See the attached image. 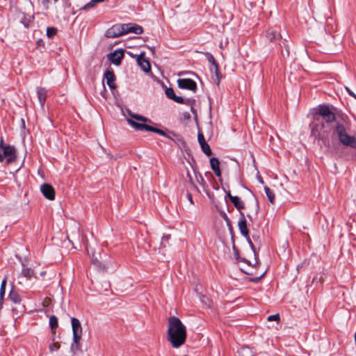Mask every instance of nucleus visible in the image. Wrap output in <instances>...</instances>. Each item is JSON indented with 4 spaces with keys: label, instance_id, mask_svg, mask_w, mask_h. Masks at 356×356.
<instances>
[{
    "label": "nucleus",
    "instance_id": "obj_1",
    "mask_svg": "<svg viewBox=\"0 0 356 356\" xmlns=\"http://www.w3.org/2000/svg\"><path fill=\"white\" fill-rule=\"evenodd\" d=\"M341 114L334 113L327 104H320L313 109L312 113V120L309 124L311 135L315 139L322 141L327 147L331 145L329 138L332 124Z\"/></svg>",
    "mask_w": 356,
    "mask_h": 356
},
{
    "label": "nucleus",
    "instance_id": "obj_2",
    "mask_svg": "<svg viewBox=\"0 0 356 356\" xmlns=\"http://www.w3.org/2000/svg\"><path fill=\"white\" fill-rule=\"evenodd\" d=\"M350 129V122L346 115L341 113V120L335 122L334 125L332 126L331 133L332 138H337L339 141L345 146H349L356 148V138L348 134Z\"/></svg>",
    "mask_w": 356,
    "mask_h": 356
},
{
    "label": "nucleus",
    "instance_id": "obj_3",
    "mask_svg": "<svg viewBox=\"0 0 356 356\" xmlns=\"http://www.w3.org/2000/svg\"><path fill=\"white\" fill-rule=\"evenodd\" d=\"M167 339L174 348H179L185 343L186 328L179 318L175 316L169 318Z\"/></svg>",
    "mask_w": 356,
    "mask_h": 356
},
{
    "label": "nucleus",
    "instance_id": "obj_4",
    "mask_svg": "<svg viewBox=\"0 0 356 356\" xmlns=\"http://www.w3.org/2000/svg\"><path fill=\"white\" fill-rule=\"evenodd\" d=\"M71 324L73 338L70 350L75 354L77 351L81 350L80 341L82 337L83 329L80 321L75 317H71Z\"/></svg>",
    "mask_w": 356,
    "mask_h": 356
},
{
    "label": "nucleus",
    "instance_id": "obj_5",
    "mask_svg": "<svg viewBox=\"0 0 356 356\" xmlns=\"http://www.w3.org/2000/svg\"><path fill=\"white\" fill-rule=\"evenodd\" d=\"M127 122L129 125H131L134 129L137 131H152L154 133H156L161 136H165L168 138H170V137L163 130L152 127L148 124H145L144 123L136 122L132 119H127Z\"/></svg>",
    "mask_w": 356,
    "mask_h": 356
},
{
    "label": "nucleus",
    "instance_id": "obj_6",
    "mask_svg": "<svg viewBox=\"0 0 356 356\" xmlns=\"http://www.w3.org/2000/svg\"><path fill=\"white\" fill-rule=\"evenodd\" d=\"M3 139L0 143V162L6 160L7 163L13 162L16 158L15 148L12 145H3Z\"/></svg>",
    "mask_w": 356,
    "mask_h": 356
},
{
    "label": "nucleus",
    "instance_id": "obj_7",
    "mask_svg": "<svg viewBox=\"0 0 356 356\" xmlns=\"http://www.w3.org/2000/svg\"><path fill=\"white\" fill-rule=\"evenodd\" d=\"M165 94L168 99L175 101L177 103L190 105L192 104L195 100L193 99H184L182 97L177 96L172 88H168L165 90Z\"/></svg>",
    "mask_w": 356,
    "mask_h": 356
},
{
    "label": "nucleus",
    "instance_id": "obj_8",
    "mask_svg": "<svg viewBox=\"0 0 356 356\" xmlns=\"http://www.w3.org/2000/svg\"><path fill=\"white\" fill-rule=\"evenodd\" d=\"M178 87L181 89H186L195 92L197 90V83L191 79H179L177 81Z\"/></svg>",
    "mask_w": 356,
    "mask_h": 356
},
{
    "label": "nucleus",
    "instance_id": "obj_9",
    "mask_svg": "<svg viewBox=\"0 0 356 356\" xmlns=\"http://www.w3.org/2000/svg\"><path fill=\"white\" fill-rule=\"evenodd\" d=\"M123 30L122 24H115L106 31L105 36L108 38H114L124 35Z\"/></svg>",
    "mask_w": 356,
    "mask_h": 356
},
{
    "label": "nucleus",
    "instance_id": "obj_10",
    "mask_svg": "<svg viewBox=\"0 0 356 356\" xmlns=\"http://www.w3.org/2000/svg\"><path fill=\"white\" fill-rule=\"evenodd\" d=\"M123 26L124 35L127 33H135L137 35L142 34L143 33V29L141 26L134 23L122 24Z\"/></svg>",
    "mask_w": 356,
    "mask_h": 356
},
{
    "label": "nucleus",
    "instance_id": "obj_11",
    "mask_svg": "<svg viewBox=\"0 0 356 356\" xmlns=\"http://www.w3.org/2000/svg\"><path fill=\"white\" fill-rule=\"evenodd\" d=\"M124 58V50L122 49H115L113 52L108 55V58L113 64L118 66L121 64Z\"/></svg>",
    "mask_w": 356,
    "mask_h": 356
},
{
    "label": "nucleus",
    "instance_id": "obj_12",
    "mask_svg": "<svg viewBox=\"0 0 356 356\" xmlns=\"http://www.w3.org/2000/svg\"><path fill=\"white\" fill-rule=\"evenodd\" d=\"M40 191L45 198L49 200L55 199V190L49 184H43L40 186Z\"/></svg>",
    "mask_w": 356,
    "mask_h": 356
},
{
    "label": "nucleus",
    "instance_id": "obj_13",
    "mask_svg": "<svg viewBox=\"0 0 356 356\" xmlns=\"http://www.w3.org/2000/svg\"><path fill=\"white\" fill-rule=\"evenodd\" d=\"M197 140L200 145L202 151L207 155L211 156L212 154L211 149L210 146L207 144L204 139V136L203 134L200 131L198 132L197 134Z\"/></svg>",
    "mask_w": 356,
    "mask_h": 356
},
{
    "label": "nucleus",
    "instance_id": "obj_14",
    "mask_svg": "<svg viewBox=\"0 0 356 356\" xmlns=\"http://www.w3.org/2000/svg\"><path fill=\"white\" fill-rule=\"evenodd\" d=\"M240 215L241 218L238 223L240 233L243 236L248 237V235H249V232L247 227V220L243 212L240 211Z\"/></svg>",
    "mask_w": 356,
    "mask_h": 356
},
{
    "label": "nucleus",
    "instance_id": "obj_15",
    "mask_svg": "<svg viewBox=\"0 0 356 356\" xmlns=\"http://www.w3.org/2000/svg\"><path fill=\"white\" fill-rule=\"evenodd\" d=\"M104 78L106 80V84L110 89H115L116 85L114 81L115 80V76L112 70H107L104 74Z\"/></svg>",
    "mask_w": 356,
    "mask_h": 356
},
{
    "label": "nucleus",
    "instance_id": "obj_16",
    "mask_svg": "<svg viewBox=\"0 0 356 356\" xmlns=\"http://www.w3.org/2000/svg\"><path fill=\"white\" fill-rule=\"evenodd\" d=\"M137 63L143 71L145 72H150L151 67L149 62L143 54H140L138 56L137 58Z\"/></svg>",
    "mask_w": 356,
    "mask_h": 356
},
{
    "label": "nucleus",
    "instance_id": "obj_17",
    "mask_svg": "<svg viewBox=\"0 0 356 356\" xmlns=\"http://www.w3.org/2000/svg\"><path fill=\"white\" fill-rule=\"evenodd\" d=\"M189 163L193 170L196 181L198 184L200 185L204 186L205 184V181L202 175L200 174V172L197 170V167L195 163V161L193 158H192L191 161H189Z\"/></svg>",
    "mask_w": 356,
    "mask_h": 356
},
{
    "label": "nucleus",
    "instance_id": "obj_18",
    "mask_svg": "<svg viewBox=\"0 0 356 356\" xmlns=\"http://www.w3.org/2000/svg\"><path fill=\"white\" fill-rule=\"evenodd\" d=\"M204 54L206 56V58H207L208 61L215 67L216 75L217 77H218L219 74H220L219 67H218V64L216 62L215 58L209 52H205V53H204ZM218 79L219 80V78H218Z\"/></svg>",
    "mask_w": 356,
    "mask_h": 356
},
{
    "label": "nucleus",
    "instance_id": "obj_19",
    "mask_svg": "<svg viewBox=\"0 0 356 356\" xmlns=\"http://www.w3.org/2000/svg\"><path fill=\"white\" fill-rule=\"evenodd\" d=\"M36 92L39 102L43 106L46 101L47 90L44 88L38 87Z\"/></svg>",
    "mask_w": 356,
    "mask_h": 356
},
{
    "label": "nucleus",
    "instance_id": "obj_20",
    "mask_svg": "<svg viewBox=\"0 0 356 356\" xmlns=\"http://www.w3.org/2000/svg\"><path fill=\"white\" fill-rule=\"evenodd\" d=\"M8 298L13 302L14 304H20L22 302V298L19 294V293L15 291L13 287L10 289Z\"/></svg>",
    "mask_w": 356,
    "mask_h": 356
},
{
    "label": "nucleus",
    "instance_id": "obj_21",
    "mask_svg": "<svg viewBox=\"0 0 356 356\" xmlns=\"http://www.w3.org/2000/svg\"><path fill=\"white\" fill-rule=\"evenodd\" d=\"M279 44L281 48H284V51H282V56L284 57H289L290 55L289 47L288 44V41L286 38L280 39L279 42Z\"/></svg>",
    "mask_w": 356,
    "mask_h": 356
},
{
    "label": "nucleus",
    "instance_id": "obj_22",
    "mask_svg": "<svg viewBox=\"0 0 356 356\" xmlns=\"http://www.w3.org/2000/svg\"><path fill=\"white\" fill-rule=\"evenodd\" d=\"M236 356H254V352L248 346H243L236 351Z\"/></svg>",
    "mask_w": 356,
    "mask_h": 356
},
{
    "label": "nucleus",
    "instance_id": "obj_23",
    "mask_svg": "<svg viewBox=\"0 0 356 356\" xmlns=\"http://www.w3.org/2000/svg\"><path fill=\"white\" fill-rule=\"evenodd\" d=\"M266 36L270 42H274L276 40L280 41V39L282 38L281 34L279 32H277V31H274V30H269L267 32Z\"/></svg>",
    "mask_w": 356,
    "mask_h": 356
},
{
    "label": "nucleus",
    "instance_id": "obj_24",
    "mask_svg": "<svg viewBox=\"0 0 356 356\" xmlns=\"http://www.w3.org/2000/svg\"><path fill=\"white\" fill-rule=\"evenodd\" d=\"M23 268L21 272V275L30 280L33 275H34V271L31 268H28L25 266V265L23 264Z\"/></svg>",
    "mask_w": 356,
    "mask_h": 356
},
{
    "label": "nucleus",
    "instance_id": "obj_25",
    "mask_svg": "<svg viewBox=\"0 0 356 356\" xmlns=\"http://www.w3.org/2000/svg\"><path fill=\"white\" fill-rule=\"evenodd\" d=\"M128 114L132 119H134L138 122H152L151 120H149V118H147L138 114L133 113L130 111H128Z\"/></svg>",
    "mask_w": 356,
    "mask_h": 356
},
{
    "label": "nucleus",
    "instance_id": "obj_26",
    "mask_svg": "<svg viewBox=\"0 0 356 356\" xmlns=\"http://www.w3.org/2000/svg\"><path fill=\"white\" fill-rule=\"evenodd\" d=\"M231 202L234 206L239 211L244 208L243 202L238 196L231 197Z\"/></svg>",
    "mask_w": 356,
    "mask_h": 356
},
{
    "label": "nucleus",
    "instance_id": "obj_27",
    "mask_svg": "<svg viewBox=\"0 0 356 356\" xmlns=\"http://www.w3.org/2000/svg\"><path fill=\"white\" fill-rule=\"evenodd\" d=\"M264 191L269 202L272 204L275 202V194L267 186H264Z\"/></svg>",
    "mask_w": 356,
    "mask_h": 356
},
{
    "label": "nucleus",
    "instance_id": "obj_28",
    "mask_svg": "<svg viewBox=\"0 0 356 356\" xmlns=\"http://www.w3.org/2000/svg\"><path fill=\"white\" fill-rule=\"evenodd\" d=\"M49 325L52 331H54L58 325V318L52 315L49 317Z\"/></svg>",
    "mask_w": 356,
    "mask_h": 356
},
{
    "label": "nucleus",
    "instance_id": "obj_29",
    "mask_svg": "<svg viewBox=\"0 0 356 356\" xmlns=\"http://www.w3.org/2000/svg\"><path fill=\"white\" fill-rule=\"evenodd\" d=\"M211 168L213 171L220 168V161L218 158L211 157L209 160Z\"/></svg>",
    "mask_w": 356,
    "mask_h": 356
},
{
    "label": "nucleus",
    "instance_id": "obj_30",
    "mask_svg": "<svg viewBox=\"0 0 356 356\" xmlns=\"http://www.w3.org/2000/svg\"><path fill=\"white\" fill-rule=\"evenodd\" d=\"M186 176L188 179V183L191 186V188L192 189H193L194 191H199L198 187L197 186L196 184L195 183L193 177L188 170H187Z\"/></svg>",
    "mask_w": 356,
    "mask_h": 356
},
{
    "label": "nucleus",
    "instance_id": "obj_31",
    "mask_svg": "<svg viewBox=\"0 0 356 356\" xmlns=\"http://www.w3.org/2000/svg\"><path fill=\"white\" fill-rule=\"evenodd\" d=\"M106 0H90L88 3H87L81 10H87L88 8L94 7L97 3L104 2Z\"/></svg>",
    "mask_w": 356,
    "mask_h": 356
},
{
    "label": "nucleus",
    "instance_id": "obj_32",
    "mask_svg": "<svg viewBox=\"0 0 356 356\" xmlns=\"http://www.w3.org/2000/svg\"><path fill=\"white\" fill-rule=\"evenodd\" d=\"M57 33V29L55 27H47V35L48 38H53Z\"/></svg>",
    "mask_w": 356,
    "mask_h": 356
},
{
    "label": "nucleus",
    "instance_id": "obj_33",
    "mask_svg": "<svg viewBox=\"0 0 356 356\" xmlns=\"http://www.w3.org/2000/svg\"><path fill=\"white\" fill-rule=\"evenodd\" d=\"M245 238H246V241H247V242L248 243V244H249V245H250V247L251 250H252V252H253V253H254V257H255V259H257V257H258V254H257V252H256V249H255V247H254V244H253L252 241H251V239H250V238L249 235H248V237H245Z\"/></svg>",
    "mask_w": 356,
    "mask_h": 356
},
{
    "label": "nucleus",
    "instance_id": "obj_34",
    "mask_svg": "<svg viewBox=\"0 0 356 356\" xmlns=\"http://www.w3.org/2000/svg\"><path fill=\"white\" fill-rule=\"evenodd\" d=\"M60 348V345L58 343H53L49 346V350L51 352L57 351Z\"/></svg>",
    "mask_w": 356,
    "mask_h": 356
},
{
    "label": "nucleus",
    "instance_id": "obj_35",
    "mask_svg": "<svg viewBox=\"0 0 356 356\" xmlns=\"http://www.w3.org/2000/svg\"><path fill=\"white\" fill-rule=\"evenodd\" d=\"M267 320L268 321H278L280 320V315L278 314H274V315H270L267 318Z\"/></svg>",
    "mask_w": 356,
    "mask_h": 356
},
{
    "label": "nucleus",
    "instance_id": "obj_36",
    "mask_svg": "<svg viewBox=\"0 0 356 356\" xmlns=\"http://www.w3.org/2000/svg\"><path fill=\"white\" fill-rule=\"evenodd\" d=\"M233 250H234V255H235L236 259L237 260L239 259V258H240L239 252H238V250L236 248L234 244L233 245Z\"/></svg>",
    "mask_w": 356,
    "mask_h": 356
},
{
    "label": "nucleus",
    "instance_id": "obj_37",
    "mask_svg": "<svg viewBox=\"0 0 356 356\" xmlns=\"http://www.w3.org/2000/svg\"><path fill=\"white\" fill-rule=\"evenodd\" d=\"M6 282H7V277H5L4 279L1 282L0 289L6 290Z\"/></svg>",
    "mask_w": 356,
    "mask_h": 356
},
{
    "label": "nucleus",
    "instance_id": "obj_38",
    "mask_svg": "<svg viewBox=\"0 0 356 356\" xmlns=\"http://www.w3.org/2000/svg\"><path fill=\"white\" fill-rule=\"evenodd\" d=\"M346 90L348 93V95L356 99V95L348 87H346Z\"/></svg>",
    "mask_w": 356,
    "mask_h": 356
},
{
    "label": "nucleus",
    "instance_id": "obj_39",
    "mask_svg": "<svg viewBox=\"0 0 356 356\" xmlns=\"http://www.w3.org/2000/svg\"><path fill=\"white\" fill-rule=\"evenodd\" d=\"M238 261H242V262H243V263H245V264H247L248 266H251V265H252V264H251V263H250V261H248V259H245V258H241V257H240V258H239V259H238Z\"/></svg>",
    "mask_w": 356,
    "mask_h": 356
},
{
    "label": "nucleus",
    "instance_id": "obj_40",
    "mask_svg": "<svg viewBox=\"0 0 356 356\" xmlns=\"http://www.w3.org/2000/svg\"><path fill=\"white\" fill-rule=\"evenodd\" d=\"M5 293H6V290L0 289V299H1V300H3Z\"/></svg>",
    "mask_w": 356,
    "mask_h": 356
},
{
    "label": "nucleus",
    "instance_id": "obj_41",
    "mask_svg": "<svg viewBox=\"0 0 356 356\" xmlns=\"http://www.w3.org/2000/svg\"><path fill=\"white\" fill-rule=\"evenodd\" d=\"M187 198L188 200V201L191 203V204H193V196H192V194L190 193H187Z\"/></svg>",
    "mask_w": 356,
    "mask_h": 356
},
{
    "label": "nucleus",
    "instance_id": "obj_42",
    "mask_svg": "<svg viewBox=\"0 0 356 356\" xmlns=\"http://www.w3.org/2000/svg\"><path fill=\"white\" fill-rule=\"evenodd\" d=\"M215 175L218 177H221V171H220V169H218V170H216L213 171Z\"/></svg>",
    "mask_w": 356,
    "mask_h": 356
},
{
    "label": "nucleus",
    "instance_id": "obj_43",
    "mask_svg": "<svg viewBox=\"0 0 356 356\" xmlns=\"http://www.w3.org/2000/svg\"><path fill=\"white\" fill-rule=\"evenodd\" d=\"M257 179H258V181H259L261 184H264V180H263L262 177H261L260 175H257Z\"/></svg>",
    "mask_w": 356,
    "mask_h": 356
},
{
    "label": "nucleus",
    "instance_id": "obj_44",
    "mask_svg": "<svg viewBox=\"0 0 356 356\" xmlns=\"http://www.w3.org/2000/svg\"><path fill=\"white\" fill-rule=\"evenodd\" d=\"M227 196L229 198L230 200H231V197H234L233 195H231L230 192H228L227 193Z\"/></svg>",
    "mask_w": 356,
    "mask_h": 356
},
{
    "label": "nucleus",
    "instance_id": "obj_45",
    "mask_svg": "<svg viewBox=\"0 0 356 356\" xmlns=\"http://www.w3.org/2000/svg\"><path fill=\"white\" fill-rule=\"evenodd\" d=\"M21 22H22V23H23V24H24V26H25V27H28V26H29V24H28V23L24 22H23V21H21Z\"/></svg>",
    "mask_w": 356,
    "mask_h": 356
},
{
    "label": "nucleus",
    "instance_id": "obj_46",
    "mask_svg": "<svg viewBox=\"0 0 356 356\" xmlns=\"http://www.w3.org/2000/svg\"><path fill=\"white\" fill-rule=\"evenodd\" d=\"M223 218H224V219H225V220L228 221V220H229V219H228V218H227V215H226L225 213H224V215H223Z\"/></svg>",
    "mask_w": 356,
    "mask_h": 356
},
{
    "label": "nucleus",
    "instance_id": "obj_47",
    "mask_svg": "<svg viewBox=\"0 0 356 356\" xmlns=\"http://www.w3.org/2000/svg\"><path fill=\"white\" fill-rule=\"evenodd\" d=\"M45 274H46L45 271H42V272L40 273V275L41 276H44Z\"/></svg>",
    "mask_w": 356,
    "mask_h": 356
},
{
    "label": "nucleus",
    "instance_id": "obj_48",
    "mask_svg": "<svg viewBox=\"0 0 356 356\" xmlns=\"http://www.w3.org/2000/svg\"><path fill=\"white\" fill-rule=\"evenodd\" d=\"M49 0H42V2H43V3H46V2L47 3V2H49Z\"/></svg>",
    "mask_w": 356,
    "mask_h": 356
},
{
    "label": "nucleus",
    "instance_id": "obj_49",
    "mask_svg": "<svg viewBox=\"0 0 356 356\" xmlns=\"http://www.w3.org/2000/svg\"><path fill=\"white\" fill-rule=\"evenodd\" d=\"M97 259H93V262H94V263H95V262H97Z\"/></svg>",
    "mask_w": 356,
    "mask_h": 356
},
{
    "label": "nucleus",
    "instance_id": "obj_50",
    "mask_svg": "<svg viewBox=\"0 0 356 356\" xmlns=\"http://www.w3.org/2000/svg\"><path fill=\"white\" fill-rule=\"evenodd\" d=\"M191 111L194 112L193 107H191Z\"/></svg>",
    "mask_w": 356,
    "mask_h": 356
},
{
    "label": "nucleus",
    "instance_id": "obj_51",
    "mask_svg": "<svg viewBox=\"0 0 356 356\" xmlns=\"http://www.w3.org/2000/svg\"><path fill=\"white\" fill-rule=\"evenodd\" d=\"M58 0H54V2H56Z\"/></svg>",
    "mask_w": 356,
    "mask_h": 356
}]
</instances>
